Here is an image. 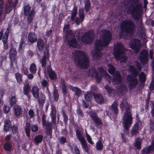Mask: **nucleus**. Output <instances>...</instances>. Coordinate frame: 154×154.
Returning <instances> with one entry per match:
<instances>
[{
  "mask_svg": "<svg viewBox=\"0 0 154 154\" xmlns=\"http://www.w3.org/2000/svg\"><path fill=\"white\" fill-rule=\"evenodd\" d=\"M31 8L29 5H27L24 8V13L25 15H29L28 18V22L30 23L32 20L34 16V12L33 11H30Z\"/></svg>",
  "mask_w": 154,
  "mask_h": 154,
  "instance_id": "obj_8",
  "label": "nucleus"
},
{
  "mask_svg": "<svg viewBox=\"0 0 154 154\" xmlns=\"http://www.w3.org/2000/svg\"><path fill=\"white\" fill-rule=\"evenodd\" d=\"M56 113V112L55 109L54 108H52L51 113V115L52 117V119H54L55 118Z\"/></svg>",
  "mask_w": 154,
  "mask_h": 154,
  "instance_id": "obj_50",
  "label": "nucleus"
},
{
  "mask_svg": "<svg viewBox=\"0 0 154 154\" xmlns=\"http://www.w3.org/2000/svg\"><path fill=\"white\" fill-rule=\"evenodd\" d=\"M11 122L9 120L5 121L4 124V130L6 131H8L10 128Z\"/></svg>",
  "mask_w": 154,
  "mask_h": 154,
  "instance_id": "obj_27",
  "label": "nucleus"
},
{
  "mask_svg": "<svg viewBox=\"0 0 154 154\" xmlns=\"http://www.w3.org/2000/svg\"><path fill=\"white\" fill-rule=\"evenodd\" d=\"M125 51L124 47L121 44H116L115 45L113 52L115 58L117 60H121V61L123 62H126L127 57L124 54Z\"/></svg>",
  "mask_w": 154,
  "mask_h": 154,
  "instance_id": "obj_3",
  "label": "nucleus"
},
{
  "mask_svg": "<svg viewBox=\"0 0 154 154\" xmlns=\"http://www.w3.org/2000/svg\"><path fill=\"white\" fill-rule=\"evenodd\" d=\"M77 8L76 7H74L72 11L71 15V19L73 21L74 18L76 16L77 14Z\"/></svg>",
  "mask_w": 154,
  "mask_h": 154,
  "instance_id": "obj_34",
  "label": "nucleus"
},
{
  "mask_svg": "<svg viewBox=\"0 0 154 154\" xmlns=\"http://www.w3.org/2000/svg\"><path fill=\"white\" fill-rule=\"evenodd\" d=\"M92 96V95L91 93H88L85 95V97L86 100L89 101L91 100Z\"/></svg>",
  "mask_w": 154,
  "mask_h": 154,
  "instance_id": "obj_38",
  "label": "nucleus"
},
{
  "mask_svg": "<svg viewBox=\"0 0 154 154\" xmlns=\"http://www.w3.org/2000/svg\"><path fill=\"white\" fill-rule=\"evenodd\" d=\"M76 134L78 138L81 143V144L86 142L85 140V138L83 136V135L81 134L80 132L77 131Z\"/></svg>",
  "mask_w": 154,
  "mask_h": 154,
  "instance_id": "obj_25",
  "label": "nucleus"
},
{
  "mask_svg": "<svg viewBox=\"0 0 154 154\" xmlns=\"http://www.w3.org/2000/svg\"><path fill=\"white\" fill-rule=\"evenodd\" d=\"M153 52L152 50L149 51V57L151 59H152L153 57Z\"/></svg>",
  "mask_w": 154,
  "mask_h": 154,
  "instance_id": "obj_63",
  "label": "nucleus"
},
{
  "mask_svg": "<svg viewBox=\"0 0 154 154\" xmlns=\"http://www.w3.org/2000/svg\"><path fill=\"white\" fill-rule=\"evenodd\" d=\"M17 127L16 126H14L12 128V131L13 133H15L17 131Z\"/></svg>",
  "mask_w": 154,
  "mask_h": 154,
  "instance_id": "obj_64",
  "label": "nucleus"
},
{
  "mask_svg": "<svg viewBox=\"0 0 154 154\" xmlns=\"http://www.w3.org/2000/svg\"><path fill=\"white\" fill-rule=\"evenodd\" d=\"M120 29V34L125 33L127 35H131L134 31V26L132 22L124 21L121 25Z\"/></svg>",
  "mask_w": 154,
  "mask_h": 154,
  "instance_id": "obj_7",
  "label": "nucleus"
},
{
  "mask_svg": "<svg viewBox=\"0 0 154 154\" xmlns=\"http://www.w3.org/2000/svg\"><path fill=\"white\" fill-rule=\"evenodd\" d=\"M153 106L152 107V109L151 111V113L152 116H154V103H152Z\"/></svg>",
  "mask_w": 154,
  "mask_h": 154,
  "instance_id": "obj_60",
  "label": "nucleus"
},
{
  "mask_svg": "<svg viewBox=\"0 0 154 154\" xmlns=\"http://www.w3.org/2000/svg\"><path fill=\"white\" fill-rule=\"evenodd\" d=\"M97 149L98 150H102L103 148V145L100 141L97 142L96 144Z\"/></svg>",
  "mask_w": 154,
  "mask_h": 154,
  "instance_id": "obj_40",
  "label": "nucleus"
},
{
  "mask_svg": "<svg viewBox=\"0 0 154 154\" xmlns=\"http://www.w3.org/2000/svg\"><path fill=\"white\" fill-rule=\"evenodd\" d=\"M91 116L93 120L97 124L100 125L102 124V122L100 119L97 117L96 114H93L91 115Z\"/></svg>",
  "mask_w": 154,
  "mask_h": 154,
  "instance_id": "obj_24",
  "label": "nucleus"
},
{
  "mask_svg": "<svg viewBox=\"0 0 154 154\" xmlns=\"http://www.w3.org/2000/svg\"><path fill=\"white\" fill-rule=\"evenodd\" d=\"M79 16L80 17V18L79 17H77L75 19V22L78 25L79 24L80 22H82L84 20V11L83 9H80Z\"/></svg>",
  "mask_w": 154,
  "mask_h": 154,
  "instance_id": "obj_14",
  "label": "nucleus"
},
{
  "mask_svg": "<svg viewBox=\"0 0 154 154\" xmlns=\"http://www.w3.org/2000/svg\"><path fill=\"white\" fill-rule=\"evenodd\" d=\"M140 80L141 82H144L146 80V75L143 73H141L139 75Z\"/></svg>",
  "mask_w": 154,
  "mask_h": 154,
  "instance_id": "obj_37",
  "label": "nucleus"
},
{
  "mask_svg": "<svg viewBox=\"0 0 154 154\" xmlns=\"http://www.w3.org/2000/svg\"><path fill=\"white\" fill-rule=\"evenodd\" d=\"M36 70L37 67L36 65L34 63L31 64L29 67V70L30 72L32 74H34L36 72Z\"/></svg>",
  "mask_w": 154,
  "mask_h": 154,
  "instance_id": "obj_29",
  "label": "nucleus"
},
{
  "mask_svg": "<svg viewBox=\"0 0 154 154\" xmlns=\"http://www.w3.org/2000/svg\"><path fill=\"white\" fill-rule=\"evenodd\" d=\"M15 76L17 82L20 83H21L22 81V78L21 74L19 73H17L15 74Z\"/></svg>",
  "mask_w": 154,
  "mask_h": 154,
  "instance_id": "obj_39",
  "label": "nucleus"
},
{
  "mask_svg": "<svg viewBox=\"0 0 154 154\" xmlns=\"http://www.w3.org/2000/svg\"><path fill=\"white\" fill-rule=\"evenodd\" d=\"M14 6L13 3L11 2H8L6 4L5 7V12L8 13L12 10Z\"/></svg>",
  "mask_w": 154,
  "mask_h": 154,
  "instance_id": "obj_17",
  "label": "nucleus"
},
{
  "mask_svg": "<svg viewBox=\"0 0 154 154\" xmlns=\"http://www.w3.org/2000/svg\"><path fill=\"white\" fill-rule=\"evenodd\" d=\"M42 84L43 86H46L48 85V82L46 80H43L42 83Z\"/></svg>",
  "mask_w": 154,
  "mask_h": 154,
  "instance_id": "obj_59",
  "label": "nucleus"
},
{
  "mask_svg": "<svg viewBox=\"0 0 154 154\" xmlns=\"http://www.w3.org/2000/svg\"><path fill=\"white\" fill-rule=\"evenodd\" d=\"M108 65L109 68V69L108 70L109 72L111 74L113 73L115 70L114 67L111 65Z\"/></svg>",
  "mask_w": 154,
  "mask_h": 154,
  "instance_id": "obj_47",
  "label": "nucleus"
},
{
  "mask_svg": "<svg viewBox=\"0 0 154 154\" xmlns=\"http://www.w3.org/2000/svg\"><path fill=\"white\" fill-rule=\"evenodd\" d=\"M140 62L143 64L146 63L148 62V54L146 51H143L141 52V56L140 57Z\"/></svg>",
  "mask_w": 154,
  "mask_h": 154,
  "instance_id": "obj_12",
  "label": "nucleus"
},
{
  "mask_svg": "<svg viewBox=\"0 0 154 154\" xmlns=\"http://www.w3.org/2000/svg\"><path fill=\"white\" fill-rule=\"evenodd\" d=\"M37 47L40 51L42 50L45 47V45L44 41L42 39H38L37 42Z\"/></svg>",
  "mask_w": 154,
  "mask_h": 154,
  "instance_id": "obj_20",
  "label": "nucleus"
},
{
  "mask_svg": "<svg viewBox=\"0 0 154 154\" xmlns=\"http://www.w3.org/2000/svg\"><path fill=\"white\" fill-rule=\"evenodd\" d=\"M4 148L5 150L9 151L11 149V146L9 143H7L5 144Z\"/></svg>",
  "mask_w": 154,
  "mask_h": 154,
  "instance_id": "obj_46",
  "label": "nucleus"
},
{
  "mask_svg": "<svg viewBox=\"0 0 154 154\" xmlns=\"http://www.w3.org/2000/svg\"><path fill=\"white\" fill-rule=\"evenodd\" d=\"M38 130V127L36 125H32L31 127V130L33 132H36Z\"/></svg>",
  "mask_w": 154,
  "mask_h": 154,
  "instance_id": "obj_54",
  "label": "nucleus"
},
{
  "mask_svg": "<svg viewBox=\"0 0 154 154\" xmlns=\"http://www.w3.org/2000/svg\"><path fill=\"white\" fill-rule=\"evenodd\" d=\"M9 33V30L7 29L2 38V41L4 45L6 44Z\"/></svg>",
  "mask_w": 154,
  "mask_h": 154,
  "instance_id": "obj_30",
  "label": "nucleus"
},
{
  "mask_svg": "<svg viewBox=\"0 0 154 154\" xmlns=\"http://www.w3.org/2000/svg\"><path fill=\"white\" fill-rule=\"evenodd\" d=\"M138 12V9L137 8H134L132 10L131 13L132 16L136 15L137 14Z\"/></svg>",
  "mask_w": 154,
  "mask_h": 154,
  "instance_id": "obj_52",
  "label": "nucleus"
},
{
  "mask_svg": "<svg viewBox=\"0 0 154 154\" xmlns=\"http://www.w3.org/2000/svg\"><path fill=\"white\" fill-rule=\"evenodd\" d=\"M117 105V103L115 102L112 104L111 107L112 109L114 111L116 114H117L118 113Z\"/></svg>",
  "mask_w": 154,
  "mask_h": 154,
  "instance_id": "obj_35",
  "label": "nucleus"
},
{
  "mask_svg": "<svg viewBox=\"0 0 154 154\" xmlns=\"http://www.w3.org/2000/svg\"><path fill=\"white\" fill-rule=\"evenodd\" d=\"M47 57L46 55L44 56L42 60L40 61V63H42V66H45L46 65V60Z\"/></svg>",
  "mask_w": 154,
  "mask_h": 154,
  "instance_id": "obj_42",
  "label": "nucleus"
},
{
  "mask_svg": "<svg viewBox=\"0 0 154 154\" xmlns=\"http://www.w3.org/2000/svg\"><path fill=\"white\" fill-rule=\"evenodd\" d=\"M139 130L138 124L137 123H136L134 125L132 130L131 131V134L133 135H135L138 132Z\"/></svg>",
  "mask_w": 154,
  "mask_h": 154,
  "instance_id": "obj_23",
  "label": "nucleus"
},
{
  "mask_svg": "<svg viewBox=\"0 0 154 154\" xmlns=\"http://www.w3.org/2000/svg\"><path fill=\"white\" fill-rule=\"evenodd\" d=\"M112 38V36L110 32L109 31H107L102 38H100V40H97L95 44V48L96 51V53L93 55L94 56L97 57L98 58V54L97 52L99 50L101 51L104 47L107 45L110 42Z\"/></svg>",
  "mask_w": 154,
  "mask_h": 154,
  "instance_id": "obj_2",
  "label": "nucleus"
},
{
  "mask_svg": "<svg viewBox=\"0 0 154 154\" xmlns=\"http://www.w3.org/2000/svg\"><path fill=\"white\" fill-rule=\"evenodd\" d=\"M27 77L29 79H32L33 78V75L32 74H29L28 75Z\"/></svg>",
  "mask_w": 154,
  "mask_h": 154,
  "instance_id": "obj_62",
  "label": "nucleus"
},
{
  "mask_svg": "<svg viewBox=\"0 0 154 154\" xmlns=\"http://www.w3.org/2000/svg\"><path fill=\"white\" fill-rule=\"evenodd\" d=\"M53 96L54 100L56 101H57L58 98V95L57 91L56 90H54L53 92Z\"/></svg>",
  "mask_w": 154,
  "mask_h": 154,
  "instance_id": "obj_49",
  "label": "nucleus"
},
{
  "mask_svg": "<svg viewBox=\"0 0 154 154\" xmlns=\"http://www.w3.org/2000/svg\"><path fill=\"white\" fill-rule=\"evenodd\" d=\"M75 54L79 56V58L76 61L77 65L82 68H87L89 65V61L86 54L82 52L76 51Z\"/></svg>",
  "mask_w": 154,
  "mask_h": 154,
  "instance_id": "obj_6",
  "label": "nucleus"
},
{
  "mask_svg": "<svg viewBox=\"0 0 154 154\" xmlns=\"http://www.w3.org/2000/svg\"><path fill=\"white\" fill-rule=\"evenodd\" d=\"M49 76L50 78L51 79H55L56 78V74L53 71H49L48 72Z\"/></svg>",
  "mask_w": 154,
  "mask_h": 154,
  "instance_id": "obj_41",
  "label": "nucleus"
},
{
  "mask_svg": "<svg viewBox=\"0 0 154 154\" xmlns=\"http://www.w3.org/2000/svg\"><path fill=\"white\" fill-rule=\"evenodd\" d=\"M130 47L134 50L136 52H138L139 50V41L136 39L132 40L130 43Z\"/></svg>",
  "mask_w": 154,
  "mask_h": 154,
  "instance_id": "obj_11",
  "label": "nucleus"
},
{
  "mask_svg": "<svg viewBox=\"0 0 154 154\" xmlns=\"http://www.w3.org/2000/svg\"><path fill=\"white\" fill-rule=\"evenodd\" d=\"M42 139L43 137L40 135H38L35 136L34 138V140L36 143H38L41 142Z\"/></svg>",
  "mask_w": 154,
  "mask_h": 154,
  "instance_id": "obj_33",
  "label": "nucleus"
},
{
  "mask_svg": "<svg viewBox=\"0 0 154 154\" xmlns=\"http://www.w3.org/2000/svg\"><path fill=\"white\" fill-rule=\"evenodd\" d=\"M105 89L106 90V91L109 93H110L111 91H112L111 88L109 86L107 85L105 87Z\"/></svg>",
  "mask_w": 154,
  "mask_h": 154,
  "instance_id": "obj_57",
  "label": "nucleus"
},
{
  "mask_svg": "<svg viewBox=\"0 0 154 154\" xmlns=\"http://www.w3.org/2000/svg\"><path fill=\"white\" fill-rule=\"evenodd\" d=\"M22 72L25 75H27L28 74V69L25 67L23 68L22 70Z\"/></svg>",
  "mask_w": 154,
  "mask_h": 154,
  "instance_id": "obj_55",
  "label": "nucleus"
},
{
  "mask_svg": "<svg viewBox=\"0 0 154 154\" xmlns=\"http://www.w3.org/2000/svg\"><path fill=\"white\" fill-rule=\"evenodd\" d=\"M150 131H152L154 129V123L151 122L150 125Z\"/></svg>",
  "mask_w": 154,
  "mask_h": 154,
  "instance_id": "obj_56",
  "label": "nucleus"
},
{
  "mask_svg": "<svg viewBox=\"0 0 154 154\" xmlns=\"http://www.w3.org/2000/svg\"><path fill=\"white\" fill-rule=\"evenodd\" d=\"M113 82L114 84H118L120 83L121 81V79L119 73L116 72L113 75Z\"/></svg>",
  "mask_w": 154,
  "mask_h": 154,
  "instance_id": "obj_13",
  "label": "nucleus"
},
{
  "mask_svg": "<svg viewBox=\"0 0 154 154\" xmlns=\"http://www.w3.org/2000/svg\"><path fill=\"white\" fill-rule=\"evenodd\" d=\"M102 75H103V76L106 77V79L108 80L109 82L110 81V77L109 75L102 68L99 69L98 73L96 74V78L97 81L99 82L100 81L102 77Z\"/></svg>",
  "mask_w": 154,
  "mask_h": 154,
  "instance_id": "obj_9",
  "label": "nucleus"
},
{
  "mask_svg": "<svg viewBox=\"0 0 154 154\" xmlns=\"http://www.w3.org/2000/svg\"><path fill=\"white\" fill-rule=\"evenodd\" d=\"M60 140L61 143H63L66 142V139L63 137H62L60 139Z\"/></svg>",
  "mask_w": 154,
  "mask_h": 154,
  "instance_id": "obj_61",
  "label": "nucleus"
},
{
  "mask_svg": "<svg viewBox=\"0 0 154 154\" xmlns=\"http://www.w3.org/2000/svg\"><path fill=\"white\" fill-rule=\"evenodd\" d=\"M128 106V105L125 100L122 101L120 104V108L122 110L124 108L126 109L122 117L123 126L126 130L129 128L132 123L133 117L130 109H127Z\"/></svg>",
  "mask_w": 154,
  "mask_h": 154,
  "instance_id": "obj_1",
  "label": "nucleus"
},
{
  "mask_svg": "<svg viewBox=\"0 0 154 154\" xmlns=\"http://www.w3.org/2000/svg\"><path fill=\"white\" fill-rule=\"evenodd\" d=\"M94 98L96 101L99 103H101L103 101V96L100 94H95L94 95Z\"/></svg>",
  "mask_w": 154,
  "mask_h": 154,
  "instance_id": "obj_21",
  "label": "nucleus"
},
{
  "mask_svg": "<svg viewBox=\"0 0 154 154\" xmlns=\"http://www.w3.org/2000/svg\"><path fill=\"white\" fill-rule=\"evenodd\" d=\"M17 52L14 49H11L9 53L10 57L11 60L13 61L16 58Z\"/></svg>",
  "mask_w": 154,
  "mask_h": 154,
  "instance_id": "obj_19",
  "label": "nucleus"
},
{
  "mask_svg": "<svg viewBox=\"0 0 154 154\" xmlns=\"http://www.w3.org/2000/svg\"><path fill=\"white\" fill-rule=\"evenodd\" d=\"M30 90V87L29 84L25 85L24 86L23 92L25 95H28Z\"/></svg>",
  "mask_w": 154,
  "mask_h": 154,
  "instance_id": "obj_26",
  "label": "nucleus"
},
{
  "mask_svg": "<svg viewBox=\"0 0 154 154\" xmlns=\"http://www.w3.org/2000/svg\"><path fill=\"white\" fill-rule=\"evenodd\" d=\"M93 34L88 32L85 33L81 38L82 43L88 44L91 42L93 38Z\"/></svg>",
  "mask_w": 154,
  "mask_h": 154,
  "instance_id": "obj_10",
  "label": "nucleus"
},
{
  "mask_svg": "<svg viewBox=\"0 0 154 154\" xmlns=\"http://www.w3.org/2000/svg\"><path fill=\"white\" fill-rule=\"evenodd\" d=\"M85 132H86V138L87 139V140L88 142V143H90L91 144H94V143L92 141V139H91V137L87 133L86 131V130H85Z\"/></svg>",
  "mask_w": 154,
  "mask_h": 154,
  "instance_id": "obj_44",
  "label": "nucleus"
},
{
  "mask_svg": "<svg viewBox=\"0 0 154 154\" xmlns=\"http://www.w3.org/2000/svg\"><path fill=\"white\" fill-rule=\"evenodd\" d=\"M3 110L5 113H8L10 110V108L8 106H5L3 107Z\"/></svg>",
  "mask_w": 154,
  "mask_h": 154,
  "instance_id": "obj_53",
  "label": "nucleus"
},
{
  "mask_svg": "<svg viewBox=\"0 0 154 154\" xmlns=\"http://www.w3.org/2000/svg\"><path fill=\"white\" fill-rule=\"evenodd\" d=\"M38 99V101L40 104H42L44 103L45 100V98L43 94H41L40 95V96Z\"/></svg>",
  "mask_w": 154,
  "mask_h": 154,
  "instance_id": "obj_36",
  "label": "nucleus"
},
{
  "mask_svg": "<svg viewBox=\"0 0 154 154\" xmlns=\"http://www.w3.org/2000/svg\"><path fill=\"white\" fill-rule=\"evenodd\" d=\"M63 31L66 33L65 37L69 39L67 42L68 44L70 47L74 48H79V46L75 38L71 31L69 29V26L68 25H65L63 28Z\"/></svg>",
  "mask_w": 154,
  "mask_h": 154,
  "instance_id": "obj_4",
  "label": "nucleus"
},
{
  "mask_svg": "<svg viewBox=\"0 0 154 154\" xmlns=\"http://www.w3.org/2000/svg\"><path fill=\"white\" fill-rule=\"evenodd\" d=\"M154 149V140L152 141L151 146H147L143 151L142 154H149Z\"/></svg>",
  "mask_w": 154,
  "mask_h": 154,
  "instance_id": "obj_15",
  "label": "nucleus"
},
{
  "mask_svg": "<svg viewBox=\"0 0 154 154\" xmlns=\"http://www.w3.org/2000/svg\"><path fill=\"white\" fill-rule=\"evenodd\" d=\"M25 43L23 42H22L20 43L19 47V51L20 52H21L24 49L25 46Z\"/></svg>",
  "mask_w": 154,
  "mask_h": 154,
  "instance_id": "obj_48",
  "label": "nucleus"
},
{
  "mask_svg": "<svg viewBox=\"0 0 154 154\" xmlns=\"http://www.w3.org/2000/svg\"><path fill=\"white\" fill-rule=\"evenodd\" d=\"M21 109L20 106L16 105L14 107V112L15 115L17 117L19 116L21 113Z\"/></svg>",
  "mask_w": 154,
  "mask_h": 154,
  "instance_id": "obj_18",
  "label": "nucleus"
},
{
  "mask_svg": "<svg viewBox=\"0 0 154 154\" xmlns=\"http://www.w3.org/2000/svg\"><path fill=\"white\" fill-rule=\"evenodd\" d=\"M28 40L31 43L35 42L37 40L36 35L34 33H29L28 36Z\"/></svg>",
  "mask_w": 154,
  "mask_h": 154,
  "instance_id": "obj_16",
  "label": "nucleus"
},
{
  "mask_svg": "<svg viewBox=\"0 0 154 154\" xmlns=\"http://www.w3.org/2000/svg\"><path fill=\"white\" fill-rule=\"evenodd\" d=\"M30 124L29 123H27L26 125L25 130L27 136L29 137H30Z\"/></svg>",
  "mask_w": 154,
  "mask_h": 154,
  "instance_id": "obj_31",
  "label": "nucleus"
},
{
  "mask_svg": "<svg viewBox=\"0 0 154 154\" xmlns=\"http://www.w3.org/2000/svg\"><path fill=\"white\" fill-rule=\"evenodd\" d=\"M130 72L131 74L128 77L127 80L129 82V87L131 89H134L138 83V80L136 78L138 72L133 66L130 67Z\"/></svg>",
  "mask_w": 154,
  "mask_h": 154,
  "instance_id": "obj_5",
  "label": "nucleus"
},
{
  "mask_svg": "<svg viewBox=\"0 0 154 154\" xmlns=\"http://www.w3.org/2000/svg\"><path fill=\"white\" fill-rule=\"evenodd\" d=\"M70 88L72 91L75 93V94L76 95H79L81 93V91L79 88H78L76 87H74L71 86Z\"/></svg>",
  "mask_w": 154,
  "mask_h": 154,
  "instance_id": "obj_32",
  "label": "nucleus"
},
{
  "mask_svg": "<svg viewBox=\"0 0 154 154\" xmlns=\"http://www.w3.org/2000/svg\"><path fill=\"white\" fill-rule=\"evenodd\" d=\"M141 140L139 139H137L136 140L134 147L136 149H140L141 148Z\"/></svg>",
  "mask_w": 154,
  "mask_h": 154,
  "instance_id": "obj_28",
  "label": "nucleus"
},
{
  "mask_svg": "<svg viewBox=\"0 0 154 154\" xmlns=\"http://www.w3.org/2000/svg\"><path fill=\"white\" fill-rule=\"evenodd\" d=\"M38 91L39 88L37 86H34L32 88V94L35 98H38Z\"/></svg>",
  "mask_w": 154,
  "mask_h": 154,
  "instance_id": "obj_22",
  "label": "nucleus"
},
{
  "mask_svg": "<svg viewBox=\"0 0 154 154\" xmlns=\"http://www.w3.org/2000/svg\"><path fill=\"white\" fill-rule=\"evenodd\" d=\"M90 3L89 1H87L85 4V9L87 11H88L90 8Z\"/></svg>",
  "mask_w": 154,
  "mask_h": 154,
  "instance_id": "obj_51",
  "label": "nucleus"
},
{
  "mask_svg": "<svg viewBox=\"0 0 154 154\" xmlns=\"http://www.w3.org/2000/svg\"><path fill=\"white\" fill-rule=\"evenodd\" d=\"M81 145L83 150L86 152H88V148L86 144V142L82 143L81 144Z\"/></svg>",
  "mask_w": 154,
  "mask_h": 154,
  "instance_id": "obj_43",
  "label": "nucleus"
},
{
  "mask_svg": "<svg viewBox=\"0 0 154 154\" xmlns=\"http://www.w3.org/2000/svg\"><path fill=\"white\" fill-rule=\"evenodd\" d=\"M29 114L31 117H32L34 115V112L32 110L30 109L29 111Z\"/></svg>",
  "mask_w": 154,
  "mask_h": 154,
  "instance_id": "obj_58",
  "label": "nucleus"
},
{
  "mask_svg": "<svg viewBox=\"0 0 154 154\" xmlns=\"http://www.w3.org/2000/svg\"><path fill=\"white\" fill-rule=\"evenodd\" d=\"M10 102L11 106H12L14 105L16 102V100L15 98V97L14 96L12 97L10 99Z\"/></svg>",
  "mask_w": 154,
  "mask_h": 154,
  "instance_id": "obj_45",
  "label": "nucleus"
}]
</instances>
